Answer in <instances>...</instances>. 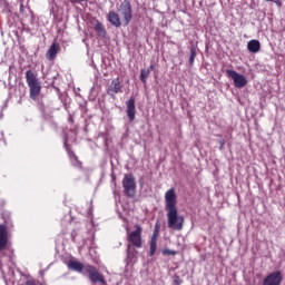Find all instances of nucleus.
I'll return each mask as SVG.
<instances>
[{"label": "nucleus", "mask_w": 285, "mask_h": 285, "mask_svg": "<svg viewBox=\"0 0 285 285\" xmlns=\"http://www.w3.org/2000/svg\"><path fill=\"white\" fill-rule=\"evenodd\" d=\"M26 81L30 90V99L37 101V98L41 92V83H39V78H37V73L32 70L26 71Z\"/></svg>", "instance_id": "nucleus-1"}, {"label": "nucleus", "mask_w": 285, "mask_h": 285, "mask_svg": "<svg viewBox=\"0 0 285 285\" xmlns=\"http://www.w3.org/2000/svg\"><path fill=\"white\" fill-rule=\"evenodd\" d=\"M167 213V226L171 230H183L184 229V216L179 215L177 208L166 209Z\"/></svg>", "instance_id": "nucleus-2"}, {"label": "nucleus", "mask_w": 285, "mask_h": 285, "mask_svg": "<svg viewBox=\"0 0 285 285\" xmlns=\"http://www.w3.org/2000/svg\"><path fill=\"white\" fill-rule=\"evenodd\" d=\"M117 11L125 21V26H128L132 21V6L130 0H124L119 6H117Z\"/></svg>", "instance_id": "nucleus-3"}, {"label": "nucleus", "mask_w": 285, "mask_h": 285, "mask_svg": "<svg viewBox=\"0 0 285 285\" xmlns=\"http://www.w3.org/2000/svg\"><path fill=\"white\" fill-rule=\"evenodd\" d=\"M122 188L127 197H135L137 185L135 184V177L132 175H125L122 179Z\"/></svg>", "instance_id": "nucleus-4"}, {"label": "nucleus", "mask_w": 285, "mask_h": 285, "mask_svg": "<svg viewBox=\"0 0 285 285\" xmlns=\"http://www.w3.org/2000/svg\"><path fill=\"white\" fill-rule=\"evenodd\" d=\"M226 75L229 77V79H233L235 88H244L248 83L246 76L233 69H227Z\"/></svg>", "instance_id": "nucleus-5"}, {"label": "nucleus", "mask_w": 285, "mask_h": 285, "mask_svg": "<svg viewBox=\"0 0 285 285\" xmlns=\"http://www.w3.org/2000/svg\"><path fill=\"white\" fill-rule=\"evenodd\" d=\"M177 208V194L175 188H170L165 193V210H171Z\"/></svg>", "instance_id": "nucleus-6"}, {"label": "nucleus", "mask_w": 285, "mask_h": 285, "mask_svg": "<svg viewBox=\"0 0 285 285\" xmlns=\"http://www.w3.org/2000/svg\"><path fill=\"white\" fill-rule=\"evenodd\" d=\"M85 273H88L89 279H90V282H92V284H97V283L105 284L106 283V281L104 279V276L101 274H99L97 268L92 265H86Z\"/></svg>", "instance_id": "nucleus-7"}, {"label": "nucleus", "mask_w": 285, "mask_h": 285, "mask_svg": "<svg viewBox=\"0 0 285 285\" xmlns=\"http://www.w3.org/2000/svg\"><path fill=\"white\" fill-rule=\"evenodd\" d=\"M127 239L136 248H141V226L136 225V230L128 233Z\"/></svg>", "instance_id": "nucleus-8"}, {"label": "nucleus", "mask_w": 285, "mask_h": 285, "mask_svg": "<svg viewBox=\"0 0 285 285\" xmlns=\"http://www.w3.org/2000/svg\"><path fill=\"white\" fill-rule=\"evenodd\" d=\"M282 279H284L282 272L275 271V272L268 274L263 279V285H282Z\"/></svg>", "instance_id": "nucleus-9"}, {"label": "nucleus", "mask_w": 285, "mask_h": 285, "mask_svg": "<svg viewBox=\"0 0 285 285\" xmlns=\"http://www.w3.org/2000/svg\"><path fill=\"white\" fill-rule=\"evenodd\" d=\"M126 112L130 122L135 121V117L137 115V108L135 107V98H129L126 102Z\"/></svg>", "instance_id": "nucleus-10"}, {"label": "nucleus", "mask_w": 285, "mask_h": 285, "mask_svg": "<svg viewBox=\"0 0 285 285\" xmlns=\"http://www.w3.org/2000/svg\"><path fill=\"white\" fill-rule=\"evenodd\" d=\"M8 246V228L6 225H0V255Z\"/></svg>", "instance_id": "nucleus-11"}, {"label": "nucleus", "mask_w": 285, "mask_h": 285, "mask_svg": "<svg viewBox=\"0 0 285 285\" xmlns=\"http://www.w3.org/2000/svg\"><path fill=\"white\" fill-rule=\"evenodd\" d=\"M119 92H121V81H119V78H116L108 87L107 94L110 95V97H115V95H119Z\"/></svg>", "instance_id": "nucleus-12"}, {"label": "nucleus", "mask_w": 285, "mask_h": 285, "mask_svg": "<svg viewBox=\"0 0 285 285\" xmlns=\"http://www.w3.org/2000/svg\"><path fill=\"white\" fill-rule=\"evenodd\" d=\"M67 267L69 271H75L76 273H82L86 271V266L81 264L79 261L70 259L67 262Z\"/></svg>", "instance_id": "nucleus-13"}, {"label": "nucleus", "mask_w": 285, "mask_h": 285, "mask_svg": "<svg viewBox=\"0 0 285 285\" xmlns=\"http://www.w3.org/2000/svg\"><path fill=\"white\" fill-rule=\"evenodd\" d=\"M107 19L111 26H115V28H121V18L116 11H109Z\"/></svg>", "instance_id": "nucleus-14"}, {"label": "nucleus", "mask_w": 285, "mask_h": 285, "mask_svg": "<svg viewBox=\"0 0 285 285\" xmlns=\"http://www.w3.org/2000/svg\"><path fill=\"white\" fill-rule=\"evenodd\" d=\"M247 50L253 55H257V52L262 50V43L259 42V40H249L247 42Z\"/></svg>", "instance_id": "nucleus-15"}, {"label": "nucleus", "mask_w": 285, "mask_h": 285, "mask_svg": "<svg viewBox=\"0 0 285 285\" xmlns=\"http://www.w3.org/2000/svg\"><path fill=\"white\" fill-rule=\"evenodd\" d=\"M58 52H59V45L52 43L49 50L47 51V59L49 61H52L57 57Z\"/></svg>", "instance_id": "nucleus-16"}, {"label": "nucleus", "mask_w": 285, "mask_h": 285, "mask_svg": "<svg viewBox=\"0 0 285 285\" xmlns=\"http://www.w3.org/2000/svg\"><path fill=\"white\" fill-rule=\"evenodd\" d=\"M157 237H158V232L155 230L150 240V249H149L150 257H153V255H155L157 250Z\"/></svg>", "instance_id": "nucleus-17"}, {"label": "nucleus", "mask_w": 285, "mask_h": 285, "mask_svg": "<svg viewBox=\"0 0 285 285\" xmlns=\"http://www.w3.org/2000/svg\"><path fill=\"white\" fill-rule=\"evenodd\" d=\"M95 31L97 32L98 37L106 38V35H107L106 28L99 20L96 21Z\"/></svg>", "instance_id": "nucleus-18"}, {"label": "nucleus", "mask_w": 285, "mask_h": 285, "mask_svg": "<svg viewBox=\"0 0 285 285\" xmlns=\"http://www.w3.org/2000/svg\"><path fill=\"white\" fill-rule=\"evenodd\" d=\"M68 155L72 166H76V168H81V161H79V158H77L75 153L68 151Z\"/></svg>", "instance_id": "nucleus-19"}, {"label": "nucleus", "mask_w": 285, "mask_h": 285, "mask_svg": "<svg viewBox=\"0 0 285 285\" xmlns=\"http://www.w3.org/2000/svg\"><path fill=\"white\" fill-rule=\"evenodd\" d=\"M148 77H150V70L141 69V71H140V81L142 83H146V80L148 79Z\"/></svg>", "instance_id": "nucleus-20"}, {"label": "nucleus", "mask_w": 285, "mask_h": 285, "mask_svg": "<svg viewBox=\"0 0 285 285\" xmlns=\"http://www.w3.org/2000/svg\"><path fill=\"white\" fill-rule=\"evenodd\" d=\"M197 57V51L195 48L190 49V55H189V65L193 66L195 63V58Z\"/></svg>", "instance_id": "nucleus-21"}, {"label": "nucleus", "mask_w": 285, "mask_h": 285, "mask_svg": "<svg viewBox=\"0 0 285 285\" xmlns=\"http://www.w3.org/2000/svg\"><path fill=\"white\" fill-rule=\"evenodd\" d=\"M173 284L174 285H181V284H184V281L178 275H176V276H174Z\"/></svg>", "instance_id": "nucleus-22"}, {"label": "nucleus", "mask_w": 285, "mask_h": 285, "mask_svg": "<svg viewBox=\"0 0 285 285\" xmlns=\"http://www.w3.org/2000/svg\"><path fill=\"white\" fill-rule=\"evenodd\" d=\"M272 3H276L278 8H282V1L279 0H272Z\"/></svg>", "instance_id": "nucleus-23"}, {"label": "nucleus", "mask_w": 285, "mask_h": 285, "mask_svg": "<svg viewBox=\"0 0 285 285\" xmlns=\"http://www.w3.org/2000/svg\"><path fill=\"white\" fill-rule=\"evenodd\" d=\"M147 70H149V73H151L155 70V65L151 63Z\"/></svg>", "instance_id": "nucleus-24"}, {"label": "nucleus", "mask_w": 285, "mask_h": 285, "mask_svg": "<svg viewBox=\"0 0 285 285\" xmlns=\"http://www.w3.org/2000/svg\"><path fill=\"white\" fill-rule=\"evenodd\" d=\"M2 277H3V279H4V282H6V284H8V275H6V273L4 272H2Z\"/></svg>", "instance_id": "nucleus-25"}, {"label": "nucleus", "mask_w": 285, "mask_h": 285, "mask_svg": "<svg viewBox=\"0 0 285 285\" xmlns=\"http://www.w3.org/2000/svg\"><path fill=\"white\" fill-rule=\"evenodd\" d=\"M165 254H166V255H175V252H173V250H166Z\"/></svg>", "instance_id": "nucleus-26"}, {"label": "nucleus", "mask_w": 285, "mask_h": 285, "mask_svg": "<svg viewBox=\"0 0 285 285\" xmlns=\"http://www.w3.org/2000/svg\"><path fill=\"white\" fill-rule=\"evenodd\" d=\"M26 285H35V283H33V282L28 281V282L26 283Z\"/></svg>", "instance_id": "nucleus-27"}, {"label": "nucleus", "mask_w": 285, "mask_h": 285, "mask_svg": "<svg viewBox=\"0 0 285 285\" xmlns=\"http://www.w3.org/2000/svg\"><path fill=\"white\" fill-rule=\"evenodd\" d=\"M69 121H72V116H69Z\"/></svg>", "instance_id": "nucleus-28"}, {"label": "nucleus", "mask_w": 285, "mask_h": 285, "mask_svg": "<svg viewBox=\"0 0 285 285\" xmlns=\"http://www.w3.org/2000/svg\"><path fill=\"white\" fill-rule=\"evenodd\" d=\"M220 146H222V147L224 146V141H220Z\"/></svg>", "instance_id": "nucleus-29"}, {"label": "nucleus", "mask_w": 285, "mask_h": 285, "mask_svg": "<svg viewBox=\"0 0 285 285\" xmlns=\"http://www.w3.org/2000/svg\"><path fill=\"white\" fill-rule=\"evenodd\" d=\"M265 1H273V0H265Z\"/></svg>", "instance_id": "nucleus-30"}]
</instances>
